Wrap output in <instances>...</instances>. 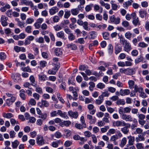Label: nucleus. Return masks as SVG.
<instances>
[{
	"mask_svg": "<svg viewBox=\"0 0 149 149\" xmlns=\"http://www.w3.org/2000/svg\"><path fill=\"white\" fill-rule=\"evenodd\" d=\"M120 42L123 46L124 51L129 53L132 50V48L130 43L125 38H121Z\"/></svg>",
	"mask_w": 149,
	"mask_h": 149,
	"instance_id": "obj_1",
	"label": "nucleus"
},
{
	"mask_svg": "<svg viewBox=\"0 0 149 149\" xmlns=\"http://www.w3.org/2000/svg\"><path fill=\"white\" fill-rule=\"evenodd\" d=\"M20 74L18 73H14L11 75V77L14 81L16 82H18L21 81Z\"/></svg>",
	"mask_w": 149,
	"mask_h": 149,
	"instance_id": "obj_2",
	"label": "nucleus"
},
{
	"mask_svg": "<svg viewBox=\"0 0 149 149\" xmlns=\"http://www.w3.org/2000/svg\"><path fill=\"white\" fill-rule=\"evenodd\" d=\"M124 126V127L121 128V130L124 134H127L129 132V128L130 127L131 125L129 123H126Z\"/></svg>",
	"mask_w": 149,
	"mask_h": 149,
	"instance_id": "obj_3",
	"label": "nucleus"
},
{
	"mask_svg": "<svg viewBox=\"0 0 149 149\" xmlns=\"http://www.w3.org/2000/svg\"><path fill=\"white\" fill-rule=\"evenodd\" d=\"M0 5L3 6L0 8V11L2 12H4L7 9H9L10 8V6L8 3H5L2 1H0Z\"/></svg>",
	"mask_w": 149,
	"mask_h": 149,
	"instance_id": "obj_4",
	"label": "nucleus"
},
{
	"mask_svg": "<svg viewBox=\"0 0 149 149\" xmlns=\"http://www.w3.org/2000/svg\"><path fill=\"white\" fill-rule=\"evenodd\" d=\"M127 138L128 140V143L126 146L127 148H128L130 146H133L135 141V137L131 135H129L127 136Z\"/></svg>",
	"mask_w": 149,
	"mask_h": 149,
	"instance_id": "obj_5",
	"label": "nucleus"
},
{
	"mask_svg": "<svg viewBox=\"0 0 149 149\" xmlns=\"http://www.w3.org/2000/svg\"><path fill=\"white\" fill-rule=\"evenodd\" d=\"M110 20L111 22L117 24L120 23V19L119 17L116 18L114 15H113L110 17Z\"/></svg>",
	"mask_w": 149,
	"mask_h": 149,
	"instance_id": "obj_6",
	"label": "nucleus"
},
{
	"mask_svg": "<svg viewBox=\"0 0 149 149\" xmlns=\"http://www.w3.org/2000/svg\"><path fill=\"white\" fill-rule=\"evenodd\" d=\"M8 18L4 15H1L0 18V22L1 24L3 26H6L8 24L7 20Z\"/></svg>",
	"mask_w": 149,
	"mask_h": 149,
	"instance_id": "obj_7",
	"label": "nucleus"
},
{
	"mask_svg": "<svg viewBox=\"0 0 149 149\" xmlns=\"http://www.w3.org/2000/svg\"><path fill=\"white\" fill-rule=\"evenodd\" d=\"M20 3L22 5L24 4L26 6H30L31 7H33V4L31 1L27 0H21Z\"/></svg>",
	"mask_w": 149,
	"mask_h": 149,
	"instance_id": "obj_8",
	"label": "nucleus"
},
{
	"mask_svg": "<svg viewBox=\"0 0 149 149\" xmlns=\"http://www.w3.org/2000/svg\"><path fill=\"white\" fill-rule=\"evenodd\" d=\"M94 106L92 104H89L87 106V108L89 110V113L92 114H94L96 111V110L94 109Z\"/></svg>",
	"mask_w": 149,
	"mask_h": 149,
	"instance_id": "obj_9",
	"label": "nucleus"
},
{
	"mask_svg": "<svg viewBox=\"0 0 149 149\" xmlns=\"http://www.w3.org/2000/svg\"><path fill=\"white\" fill-rule=\"evenodd\" d=\"M36 142L39 145H42L45 143L43 137L41 136H38L37 137Z\"/></svg>",
	"mask_w": 149,
	"mask_h": 149,
	"instance_id": "obj_10",
	"label": "nucleus"
},
{
	"mask_svg": "<svg viewBox=\"0 0 149 149\" xmlns=\"http://www.w3.org/2000/svg\"><path fill=\"white\" fill-rule=\"evenodd\" d=\"M126 123L123 120H117L114 122L113 124L114 126L117 127L120 126L124 127Z\"/></svg>",
	"mask_w": 149,
	"mask_h": 149,
	"instance_id": "obj_11",
	"label": "nucleus"
},
{
	"mask_svg": "<svg viewBox=\"0 0 149 149\" xmlns=\"http://www.w3.org/2000/svg\"><path fill=\"white\" fill-rule=\"evenodd\" d=\"M122 118L126 121L128 122L132 121V119L131 115L126 114H123L122 115Z\"/></svg>",
	"mask_w": 149,
	"mask_h": 149,
	"instance_id": "obj_12",
	"label": "nucleus"
},
{
	"mask_svg": "<svg viewBox=\"0 0 149 149\" xmlns=\"http://www.w3.org/2000/svg\"><path fill=\"white\" fill-rule=\"evenodd\" d=\"M69 115L71 117L77 118L78 116V113L77 111L73 112L72 111H69L68 112Z\"/></svg>",
	"mask_w": 149,
	"mask_h": 149,
	"instance_id": "obj_13",
	"label": "nucleus"
},
{
	"mask_svg": "<svg viewBox=\"0 0 149 149\" xmlns=\"http://www.w3.org/2000/svg\"><path fill=\"white\" fill-rule=\"evenodd\" d=\"M115 54L117 55L122 51V47L119 44H117L115 47Z\"/></svg>",
	"mask_w": 149,
	"mask_h": 149,
	"instance_id": "obj_14",
	"label": "nucleus"
},
{
	"mask_svg": "<svg viewBox=\"0 0 149 149\" xmlns=\"http://www.w3.org/2000/svg\"><path fill=\"white\" fill-rule=\"evenodd\" d=\"M122 25L125 28H127L128 30H131L132 27L130 25L129 23L126 20L123 21L122 23Z\"/></svg>",
	"mask_w": 149,
	"mask_h": 149,
	"instance_id": "obj_15",
	"label": "nucleus"
},
{
	"mask_svg": "<svg viewBox=\"0 0 149 149\" xmlns=\"http://www.w3.org/2000/svg\"><path fill=\"white\" fill-rule=\"evenodd\" d=\"M115 1L113 0H111L110 3L111 5V8L113 10H117L118 8H119L120 6L118 4L115 3Z\"/></svg>",
	"mask_w": 149,
	"mask_h": 149,
	"instance_id": "obj_16",
	"label": "nucleus"
},
{
	"mask_svg": "<svg viewBox=\"0 0 149 149\" xmlns=\"http://www.w3.org/2000/svg\"><path fill=\"white\" fill-rule=\"evenodd\" d=\"M16 100L15 97H13L12 98H8L6 100V103L8 106H10L15 102Z\"/></svg>",
	"mask_w": 149,
	"mask_h": 149,
	"instance_id": "obj_17",
	"label": "nucleus"
},
{
	"mask_svg": "<svg viewBox=\"0 0 149 149\" xmlns=\"http://www.w3.org/2000/svg\"><path fill=\"white\" fill-rule=\"evenodd\" d=\"M134 70V69L132 68H127L126 69L125 74L127 75H131L134 74L135 73Z\"/></svg>",
	"mask_w": 149,
	"mask_h": 149,
	"instance_id": "obj_18",
	"label": "nucleus"
},
{
	"mask_svg": "<svg viewBox=\"0 0 149 149\" xmlns=\"http://www.w3.org/2000/svg\"><path fill=\"white\" fill-rule=\"evenodd\" d=\"M130 93V91L129 89L123 90L121 89L120 91V94L122 96H124L128 95Z\"/></svg>",
	"mask_w": 149,
	"mask_h": 149,
	"instance_id": "obj_19",
	"label": "nucleus"
},
{
	"mask_svg": "<svg viewBox=\"0 0 149 149\" xmlns=\"http://www.w3.org/2000/svg\"><path fill=\"white\" fill-rule=\"evenodd\" d=\"M58 11V9L56 6L52 7L49 10V13L51 15H54Z\"/></svg>",
	"mask_w": 149,
	"mask_h": 149,
	"instance_id": "obj_20",
	"label": "nucleus"
},
{
	"mask_svg": "<svg viewBox=\"0 0 149 149\" xmlns=\"http://www.w3.org/2000/svg\"><path fill=\"white\" fill-rule=\"evenodd\" d=\"M125 36L127 39L129 40H131L132 38H133L134 37V34H132L129 31H128L125 33Z\"/></svg>",
	"mask_w": 149,
	"mask_h": 149,
	"instance_id": "obj_21",
	"label": "nucleus"
},
{
	"mask_svg": "<svg viewBox=\"0 0 149 149\" xmlns=\"http://www.w3.org/2000/svg\"><path fill=\"white\" fill-rule=\"evenodd\" d=\"M145 140L144 134V135L141 134H139L138 137L135 138V141L136 142H138L140 141H143Z\"/></svg>",
	"mask_w": 149,
	"mask_h": 149,
	"instance_id": "obj_22",
	"label": "nucleus"
},
{
	"mask_svg": "<svg viewBox=\"0 0 149 149\" xmlns=\"http://www.w3.org/2000/svg\"><path fill=\"white\" fill-rule=\"evenodd\" d=\"M57 36L63 39L66 40V38L65 37L64 33L63 31H61L57 32L56 34Z\"/></svg>",
	"mask_w": 149,
	"mask_h": 149,
	"instance_id": "obj_23",
	"label": "nucleus"
},
{
	"mask_svg": "<svg viewBox=\"0 0 149 149\" xmlns=\"http://www.w3.org/2000/svg\"><path fill=\"white\" fill-rule=\"evenodd\" d=\"M38 104L41 107H42V106L47 107L49 105L48 102L47 101L44 100H42L41 102L39 103Z\"/></svg>",
	"mask_w": 149,
	"mask_h": 149,
	"instance_id": "obj_24",
	"label": "nucleus"
},
{
	"mask_svg": "<svg viewBox=\"0 0 149 149\" xmlns=\"http://www.w3.org/2000/svg\"><path fill=\"white\" fill-rule=\"evenodd\" d=\"M71 124V122L69 120H65L63 121H61L59 124L60 125L62 126L63 127L65 126L66 127L69 126Z\"/></svg>",
	"mask_w": 149,
	"mask_h": 149,
	"instance_id": "obj_25",
	"label": "nucleus"
},
{
	"mask_svg": "<svg viewBox=\"0 0 149 149\" xmlns=\"http://www.w3.org/2000/svg\"><path fill=\"white\" fill-rule=\"evenodd\" d=\"M54 52L55 55L59 56L62 54V49L60 48H55L54 50Z\"/></svg>",
	"mask_w": 149,
	"mask_h": 149,
	"instance_id": "obj_26",
	"label": "nucleus"
},
{
	"mask_svg": "<svg viewBox=\"0 0 149 149\" xmlns=\"http://www.w3.org/2000/svg\"><path fill=\"white\" fill-rule=\"evenodd\" d=\"M134 91L136 93L137 92L140 93L143 91V89L142 87L138 86L136 84L134 85Z\"/></svg>",
	"mask_w": 149,
	"mask_h": 149,
	"instance_id": "obj_27",
	"label": "nucleus"
},
{
	"mask_svg": "<svg viewBox=\"0 0 149 149\" xmlns=\"http://www.w3.org/2000/svg\"><path fill=\"white\" fill-rule=\"evenodd\" d=\"M29 79L32 86L34 87H36L37 86V84L36 83L35 78L33 75L30 76Z\"/></svg>",
	"mask_w": 149,
	"mask_h": 149,
	"instance_id": "obj_28",
	"label": "nucleus"
},
{
	"mask_svg": "<svg viewBox=\"0 0 149 149\" xmlns=\"http://www.w3.org/2000/svg\"><path fill=\"white\" fill-rule=\"evenodd\" d=\"M139 13V17L142 18H144L147 15L146 11L144 10H140Z\"/></svg>",
	"mask_w": 149,
	"mask_h": 149,
	"instance_id": "obj_29",
	"label": "nucleus"
},
{
	"mask_svg": "<svg viewBox=\"0 0 149 149\" xmlns=\"http://www.w3.org/2000/svg\"><path fill=\"white\" fill-rule=\"evenodd\" d=\"M133 2V0H129L123 3V6L126 9L128 8V7L131 5L132 3Z\"/></svg>",
	"mask_w": 149,
	"mask_h": 149,
	"instance_id": "obj_30",
	"label": "nucleus"
},
{
	"mask_svg": "<svg viewBox=\"0 0 149 149\" xmlns=\"http://www.w3.org/2000/svg\"><path fill=\"white\" fill-rule=\"evenodd\" d=\"M38 76L39 79L41 81H45L48 79L47 76L44 74H39Z\"/></svg>",
	"mask_w": 149,
	"mask_h": 149,
	"instance_id": "obj_31",
	"label": "nucleus"
},
{
	"mask_svg": "<svg viewBox=\"0 0 149 149\" xmlns=\"http://www.w3.org/2000/svg\"><path fill=\"white\" fill-rule=\"evenodd\" d=\"M25 91L23 89H21L19 91V96L23 100L26 99V95H25Z\"/></svg>",
	"mask_w": 149,
	"mask_h": 149,
	"instance_id": "obj_32",
	"label": "nucleus"
},
{
	"mask_svg": "<svg viewBox=\"0 0 149 149\" xmlns=\"http://www.w3.org/2000/svg\"><path fill=\"white\" fill-rule=\"evenodd\" d=\"M132 23L135 26H136L138 25H140V23L139 17H137L133 19Z\"/></svg>",
	"mask_w": 149,
	"mask_h": 149,
	"instance_id": "obj_33",
	"label": "nucleus"
},
{
	"mask_svg": "<svg viewBox=\"0 0 149 149\" xmlns=\"http://www.w3.org/2000/svg\"><path fill=\"white\" fill-rule=\"evenodd\" d=\"M94 10L95 11L98 10V12L100 13H101L103 11V8L102 7H100L99 5L96 4L94 6Z\"/></svg>",
	"mask_w": 149,
	"mask_h": 149,
	"instance_id": "obj_34",
	"label": "nucleus"
},
{
	"mask_svg": "<svg viewBox=\"0 0 149 149\" xmlns=\"http://www.w3.org/2000/svg\"><path fill=\"white\" fill-rule=\"evenodd\" d=\"M89 33L90 36V39H94L97 36V33L95 31H91Z\"/></svg>",
	"mask_w": 149,
	"mask_h": 149,
	"instance_id": "obj_35",
	"label": "nucleus"
},
{
	"mask_svg": "<svg viewBox=\"0 0 149 149\" xmlns=\"http://www.w3.org/2000/svg\"><path fill=\"white\" fill-rule=\"evenodd\" d=\"M118 139V136L117 135H114L112 136L110 139V141L113 142V143L115 145H117L118 143L116 142V141Z\"/></svg>",
	"mask_w": 149,
	"mask_h": 149,
	"instance_id": "obj_36",
	"label": "nucleus"
},
{
	"mask_svg": "<svg viewBox=\"0 0 149 149\" xmlns=\"http://www.w3.org/2000/svg\"><path fill=\"white\" fill-rule=\"evenodd\" d=\"M127 142L126 138L123 137L121 139V143L120 144V146L122 148L126 144Z\"/></svg>",
	"mask_w": 149,
	"mask_h": 149,
	"instance_id": "obj_37",
	"label": "nucleus"
},
{
	"mask_svg": "<svg viewBox=\"0 0 149 149\" xmlns=\"http://www.w3.org/2000/svg\"><path fill=\"white\" fill-rule=\"evenodd\" d=\"M104 98H103L102 96L100 95L98 97V99H96L95 101V103L97 105L101 104L103 102Z\"/></svg>",
	"mask_w": 149,
	"mask_h": 149,
	"instance_id": "obj_38",
	"label": "nucleus"
},
{
	"mask_svg": "<svg viewBox=\"0 0 149 149\" xmlns=\"http://www.w3.org/2000/svg\"><path fill=\"white\" fill-rule=\"evenodd\" d=\"M93 6V4L91 3L87 5L85 7V10L87 12H88L92 10V8Z\"/></svg>",
	"mask_w": 149,
	"mask_h": 149,
	"instance_id": "obj_39",
	"label": "nucleus"
},
{
	"mask_svg": "<svg viewBox=\"0 0 149 149\" xmlns=\"http://www.w3.org/2000/svg\"><path fill=\"white\" fill-rule=\"evenodd\" d=\"M129 85V88L130 89H133L134 87V81L132 80H129L128 82Z\"/></svg>",
	"mask_w": 149,
	"mask_h": 149,
	"instance_id": "obj_40",
	"label": "nucleus"
},
{
	"mask_svg": "<svg viewBox=\"0 0 149 149\" xmlns=\"http://www.w3.org/2000/svg\"><path fill=\"white\" fill-rule=\"evenodd\" d=\"M137 46L139 47L145 48L147 47L148 45L144 42H140L138 43Z\"/></svg>",
	"mask_w": 149,
	"mask_h": 149,
	"instance_id": "obj_41",
	"label": "nucleus"
},
{
	"mask_svg": "<svg viewBox=\"0 0 149 149\" xmlns=\"http://www.w3.org/2000/svg\"><path fill=\"white\" fill-rule=\"evenodd\" d=\"M67 47L69 48H70L72 50H75L77 49V46L75 44L72 43L69 44L67 45Z\"/></svg>",
	"mask_w": 149,
	"mask_h": 149,
	"instance_id": "obj_42",
	"label": "nucleus"
},
{
	"mask_svg": "<svg viewBox=\"0 0 149 149\" xmlns=\"http://www.w3.org/2000/svg\"><path fill=\"white\" fill-rule=\"evenodd\" d=\"M60 140L54 141L52 143V146L53 147L56 148L58 147V144H60Z\"/></svg>",
	"mask_w": 149,
	"mask_h": 149,
	"instance_id": "obj_43",
	"label": "nucleus"
},
{
	"mask_svg": "<svg viewBox=\"0 0 149 149\" xmlns=\"http://www.w3.org/2000/svg\"><path fill=\"white\" fill-rule=\"evenodd\" d=\"M19 142L17 140H15L14 141L12 142V147L14 148H17L19 144Z\"/></svg>",
	"mask_w": 149,
	"mask_h": 149,
	"instance_id": "obj_44",
	"label": "nucleus"
},
{
	"mask_svg": "<svg viewBox=\"0 0 149 149\" xmlns=\"http://www.w3.org/2000/svg\"><path fill=\"white\" fill-rule=\"evenodd\" d=\"M71 12L72 14L73 15H77L79 13L78 10L77 8L72 9Z\"/></svg>",
	"mask_w": 149,
	"mask_h": 149,
	"instance_id": "obj_45",
	"label": "nucleus"
},
{
	"mask_svg": "<svg viewBox=\"0 0 149 149\" xmlns=\"http://www.w3.org/2000/svg\"><path fill=\"white\" fill-rule=\"evenodd\" d=\"M38 117L41 118L43 120H46L47 118V115L46 113H43L40 114Z\"/></svg>",
	"mask_w": 149,
	"mask_h": 149,
	"instance_id": "obj_46",
	"label": "nucleus"
},
{
	"mask_svg": "<svg viewBox=\"0 0 149 149\" xmlns=\"http://www.w3.org/2000/svg\"><path fill=\"white\" fill-rule=\"evenodd\" d=\"M3 116L5 118H10L13 116V115L11 113H3Z\"/></svg>",
	"mask_w": 149,
	"mask_h": 149,
	"instance_id": "obj_47",
	"label": "nucleus"
},
{
	"mask_svg": "<svg viewBox=\"0 0 149 149\" xmlns=\"http://www.w3.org/2000/svg\"><path fill=\"white\" fill-rule=\"evenodd\" d=\"M64 134L67 137L70 136L71 134V131L68 129H65L63 130Z\"/></svg>",
	"mask_w": 149,
	"mask_h": 149,
	"instance_id": "obj_48",
	"label": "nucleus"
},
{
	"mask_svg": "<svg viewBox=\"0 0 149 149\" xmlns=\"http://www.w3.org/2000/svg\"><path fill=\"white\" fill-rule=\"evenodd\" d=\"M21 70L24 72L26 71L29 72H31V70L29 66L26 67L22 68Z\"/></svg>",
	"mask_w": 149,
	"mask_h": 149,
	"instance_id": "obj_49",
	"label": "nucleus"
},
{
	"mask_svg": "<svg viewBox=\"0 0 149 149\" xmlns=\"http://www.w3.org/2000/svg\"><path fill=\"white\" fill-rule=\"evenodd\" d=\"M36 87L35 91L38 93L40 94H42L43 93V91L42 88L40 87L39 86H36Z\"/></svg>",
	"mask_w": 149,
	"mask_h": 149,
	"instance_id": "obj_50",
	"label": "nucleus"
},
{
	"mask_svg": "<svg viewBox=\"0 0 149 149\" xmlns=\"http://www.w3.org/2000/svg\"><path fill=\"white\" fill-rule=\"evenodd\" d=\"M88 84L90 86L89 88L90 91H92L93 90V88H94L95 86V84L92 82H90Z\"/></svg>",
	"mask_w": 149,
	"mask_h": 149,
	"instance_id": "obj_51",
	"label": "nucleus"
},
{
	"mask_svg": "<svg viewBox=\"0 0 149 149\" xmlns=\"http://www.w3.org/2000/svg\"><path fill=\"white\" fill-rule=\"evenodd\" d=\"M31 85H32L31 83H30L28 82L24 83L23 84V86L24 87L26 88H28L30 89H32V88L31 86Z\"/></svg>",
	"mask_w": 149,
	"mask_h": 149,
	"instance_id": "obj_52",
	"label": "nucleus"
},
{
	"mask_svg": "<svg viewBox=\"0 0 149 149\" xmlns=\"http://www.w3.org/2000/svg\"><path fill=\"white\" fill-rule=\"evenodd\" d=\"M116 104L118 105H124L125 104V102L123 99H119L117 100Z\"/></svg>",
	"mask_w": 149,
	"mask_h": 149,
	"instance_id": "obj_53",
	"label": "nucleus"
},
{
	"mask_svg": "<svg viewBox=\"0 0 149 149\" xmlns=\"http://www.w3.org/2000/svg\"><path fill=\"white\" fill-rule=\"evenodd\" d=\"M47 62L44 61H40L39 62V65L41 67L43 68L47 65Z\"/></svg>",
	"mask_w": 149,
	"mask_h": 149,
	"instance_id": "obj_54",
	"label": "nucleus"
},
{
	"mask_svg": "<svg viewBox=\"0 0 149 149\" xmlns=\"http://www.w3.org/2000/svg\"><path fill=\"white\" fill-rule=\"evenodd\" d=\"M108 50L109 53L110 54H111L113 51V47L111 44H109L108 45Z\"/></svg>",
	"mask_w": 149,
	"mask_h": 149,
	"instance_id": "obj_55",
	"label": "nucleus"
},
{
	"mask_svg": "<svg viewBox=\"0 0 149 149\" xmlns=\"http://www.w3.org/2000/svg\"><path fill=\"white\" fill-rule=\"evenodd\" d=\"M74 42L75 43H79L80 44H84L85 42V41L83 38H78Z\"/></svg>",
	"mask_w": 149,
	"mask_h": 149,
	"instance_id": "obj_56",
	"label": "nucleus"
},
{
	"mask_svg": "<svg viewBox=\"0 0 149 149\" xmlns=\"http://www.w3.org/2000/svg\"><path fill=\"white\" fill-rule=\"evenodd\" d=\"M96 87L97 88L102 89L105 88V85L102 83H99L97 85Z\"/></svg>",
	"mask_w": 149,
	"mask_h": 149,
	"instance_id": "obj_57",
	"label": "nucleus"
},
{
	"mask_svg": "<svg viewBox=\"0 0 149 149\" xmlns=\"http://www.w3.org/2000/svg\"><path fill=\"white\" fill-rule=\"evenodd\" d=\"M103 38L105 40H108L109 39V33L107 32H105L102 33Z\"/></svg>",
	"mask_w": 149,
	"mask_h": 149,
	"instance_id": "obj_58",
	"label": "nucleus"
},
{
	"mask_svg": "<svg viewBox=\"0 0 149 149\" xmlns=\"http://www.w3.org/2000/svg\"><path fill=\"white\" fill-rule=\"evenodd\" d=\"M12 11L11 9L8 10L6 13V14L8 17H12Z\"/></svg>",
	"mask_w": 149,
	"mask_h": 149,
	"instance_id": "obj_59",
	"label": "nucleus"
},
{
	"mask_svg": "<svg viewBox=\"0 0 149 149\" xmlns=\"http://www.w3.org/2000/svg\"><path fill=\"white\" fill-rule=\"evenodd\" d=\"M68 39L70 41H72L74 40L75 39V36L72 33H70L68 36Z\"/></svg>",
	"mask_w": 149,
	"mask_h": 149,
	"instance_id": "obj_60",
	"label": "nucleus"
},
{
	"mask_svg": "<svg viewBox=\"0 0 149 149\" xmlns=\"http://www.w3.org/2000/svg\"><path fill=\"white\" fill-rule=\"evenodd\" d=\"M80 121L84 127L85 128L86 127V125L85 123V121L84 119V116H82L80 118Z\"/></svg>",
	"mask_w": 149,
	"mask_h": 149,
	"instance_id": "obj_61",
	"label": "nucleus"
},
{
	"mask_svg": "<svg viewBox=\"0 0 149 149\" xmlns=\"http://www.w3.org/2000/svg\"><path fill=\"white\" fill-rule=\"evenodd\" d=\"M143 131V130L141 128H137L136 129L135 131L134 132V134H140L142 133Z\"/></svg>",
	"mask_w": 149,
	"mask_h": 149,
	"instance_id": "obj_62",
	"label": "nucleus"
},
{
	"mask_svg": "<svg viewBox=\"0 0 149 149\" xmlns=\"http://www.w3.org/2000/svg\"><path fill=\"white\" fill-rule=\"evenodd\" d=\"M36 41L40 43H43L44 42V38L42 37H40L38 38H36Z\"/></svg>",
	"mask_w": 149,
	"mask_h": 149,
	"instance_id": "obj_63",
	"label": "nucleus"
},
{
	"mask_svg": "<svg viewBox=\"0 0 149 149\" xmlns=\"http://www.w3.org/2000/svg\"><path fill=\"white\" fill-rule=\"evenodd\" d=\"M136 147L137 149H144L143 144L141 143H137L136 144Z\"/></svg>",
	"mask_w": 149,
	"mask_h": 149,
	"instance_id": "obj_64",
	"label": "nucleus"
}]
</instances>
